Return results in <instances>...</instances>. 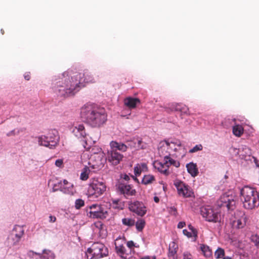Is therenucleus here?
Listing matches in <instances>:
<instances>
[{"label": "nucleus", "mask_w": 259, "mask_h": 259, "mask_svg": "<svg viewBox=\"0 0 259 259\" xmlns=\"http://www.w3.org/2000/svg\"><path fill=\"white\" fill-rule=\"evenodd\" d=\"M95 80L92 74L88 71L83 73L68 70L64 71L55 80L54 91L59 97H68L73 96L85 83H94Z\"/></svg>", "instance_id": "obj_1"}, {"label": "nucleus", "mask_w": 259, "mask_h": 259, "mask_svg": "<svg viewBox=\"0 0 259 259\" xmlns=\"http://www.w3.org/2000/svg\"><path fill=\"white\" fill-rule=\"evenodd\" d=\"M107 114L104 108L95 104H86L80 110L82 120L94 127H99L107 121Z\"/></svg>", "instance_id": "obj_2"}, {"label": "nucleus", "mask_w": 259, "mask_h": 259, "mask_svg": "<svg viewBox=\"0 0 259 259\" xmlns=\"http://www.w3.org/2000/svg\"><path fill=\"white\" fill-rule=\"evenodd\" d=\"M241 200L243 206L247 209H252L259 206L256 191L252 187L245 186L241 190Z\"/></svg>", "instance_id": "obj_3"}, {"label": "nucleus", "mask_w": 259, "mask_h": 259, "mask_svg": "<svg viewBox=\"0 0 259 259\" xmlns=\"http://www.w3.org/2000/svg\"><path fill=\"white\" fill-rule=\"evenodd\" d=\"M108 255V249L104 244L95 242L87 249V259H101Z\"/></svg>", "instance_id": "obj_4"}, {"label": "nucleus", "mask_w": 259, "mask_h": 259, "mask_svg": "<svg viewBox=\"0 0 259 259\" xmlns=\"http://www.w3.org/2000/svg\"><path fill=\"white\" fill-rule=\"evenodd\" d=\"M102 165V158L99 155H93L90 158L89 166H85L80 175V179L85 181L89 179V175L92 172H95L100 169Z\"/></svg>", "instance_id": "obj_5"}, {"label": "nucleus", "mask_w": 259, "mask_h": 259, "mask_svg": "<svg viewBox=\"0 0 259 259\" xmlns=\"http://www.w3.org/2000/svg\"><path fill=\"white\" fill-rule=\"evenodd\" d=\"M59 137L58 133L56 130L49 131L46 136H41L38 137L39 145L44 146L53 149L59 143Z\"/></svg>", "instance_id": "obj_6"}, {"label": "nucleus", "mask_w": 259, "mask_h": 259, "mask_svg": "<svg viewBox=\"0 0 259 259\" xmlns=\"http://www.w3.org/2000/svg\"><path fill=\"white\" fill-rule=\"evenodd\" d=\"M105 184L104 182L94 179L89 185L88 194L90 196L98 198L102 195L106 191Z\"/></svg>", "instance_id": "obj_7"}, {"label": "nucleus", "mask_w": 259, "mask_h": 259, "mask_svg": "<svg viewBox=\"0 0 259 259\" xmlns=\"http://www.w3.org/2000/svg\"><path fill=\"white\" fill-rule=\"evenodd\" d=\"M87 211L90 218L100 219L104 220L108 215L107 210L102 207V205L94 204L90 206Z\"/></svg>", "instance_id": "obj_8"}, {"label": "nucleus", "mask_w": 259, "mask_h": 259, "mask_svg": "<svg viewBox=\"0 0 259 259\" xmlns=\"http://www.w3.org/2000/svg\"><path fill=\"white\" fill-rule=\"evenodd\" d=\"M200 213L204 220L208 222L216 223L220 220V213L209 205L201 207Z\"/></svg>", "instance_id": "obj_9"}, {"label": "nucleus", "mask_w": 259, "mask_h": 259, "mask_svg": "<svg viewBox=\"0 0 259 259\" xmlns=\"http://www.w3.org/2000/svg\"><path fill=\"white\" fill-rule=\"evenodd\" d=\"M179 163L178 161L172 159L170 157H165V159H163V162H156L155 163V167L157 168L159 172L168 175V167L170 165H173L176 167L179 166Z\"/></svg>", "instance_id": "obj_10"}, {"label": "nucleus", "mask_w": 259, "mask_h": 259, "mask_svg": "<svg viewBox=\"0 0 259 259\" xmlns=\"http://www.w3.org/2000/svg\"><path fill=\"white\" fill-rule=\"evenodd\" d=\"M235 220L233 222V226L237 229L244 228L249 220V216L244 211L237 210L234 213Z\"/></svg>", "instance_id": "obj_11"}, {"label": "nucleus", "mask_w": 259, "mask_h": 259, "mask_svg": "<svg viewBox=\"0 0 259 259\" xmlns=\"http://www.w3.org/2000/svg\"><path fill=\"white\" fill-rule=\"evenodd\" d=\"M178 190L179 195L183 196L184 198L191 197L193 195V192L189 189L188 186L184 182L177 180L174 183Z\"/></svg>", "instance_id": "obj_12"}, {"label": "nucleus", "mask_w": 259, "mask_h": 259, "mask_svg": "<svg viewBox=\"0 0 259 259\" xmlns=\"http://www.w3.org/2000/svg\"><path fill=\"white\" fill-rule=\"evenodd\" d=\"M129 209L131 211L139 216H144L146 213V208L145 204L141 201H132L129 204Z\"/></svg>", "instance_id": "obj_13"}, {"label": "nucleus", "mask_w": 259, "mask_h": 259, "mask_svg": "<svg viewBox=\"0 0 259 259\" xmlns=\"http://www.w3.org/2000/svg\"><path fill=\"white\" fill-rule=\"evenodd\" d=\"M173 147H175V143L171 142H168L167 141H164L160 143V146L158 148V153L161 156L163 157L165 159V157H170V149H172Z\"/></svg>", "instance_id": "obj_14"}, {"label": "nucleus", "mask_w": 259, "mask_h": 259, "mask_svg": "<svg viewBox=\"0 0 259 259\" xmlns=\"http://www.w3.org/2000/svg\"><path fill=\"white\" fill-rule=\"evenodd\" d=\"M73 132L74 135L78 139H83V145L85 149H89V147H87V142L85 140V137L87 134L85 133L84 126L82 124H78V125L74 126L73 129Z\"/></svg>", "instance_id": "obj_15"}, {"label": "nucleus", "mask_w": 259, "mask_h": 259, "mask_svg": "<svg viewBox=\"0 0 259 259\" xmlns=\"http://www.w3.org/2000/svg\"><path fill=\"white\" fill-rule=\"evenodd\" d=\"M108 161L112 165H117L122 160L123 156L116 150H111L108 152Z\"/></svg>", "instance_id": "obj_16"}, {"label": "nucleus", "mask_w": 259, "mask_h": 259, "mask_svg": "<svg viewBox=\"0 0 259 259\" xmlns=\"http://www.w3.org/2000/svg\"><path fill=\"white\" fill-rule=\"evenodd\" d=\"M120 193L127 196H133L136 194V190L131 185L120 183L117 186Z\"/></svg>", "instance_id": "obj_17"}, {"label": "nucleus", "mask_w": 259, "mask_h": 259, "mask_svg": "<svg viewBox=\"0 0 259 259\" xmlns=\"http://www.w3.org/2000/svg\"><path fill=\"white\" fill-rule=\"evenodd\" d=\"M221 201L223 202L222 206L228 208V210L233 209L235 202L232 197H230L228 194L225 193L221 196Z\"/></svg>", "instance_id": "obj_18"}, {"label": "nucleus", "mask_w": 259, "mask_h": 259, "mask_svg": "<svg viewBox=\"0 0 259 259\" xmlns=\"http://www.w3.org/2000/svg\"><path fill=\"white\" fill-rule=\"evenodd\" d=\"M72 185L68 183L66 180H64L63 182L60 181L58 184H55L54 186V191L58 190H61L64 193H68L69 189L71 188Z\"/></svg>", "instance_id": "obj_19"}, {"label": "nucleus", "mask_w": 259, "mask_h": 259, "mask_svg": "<svg viewBox=\"0 0 259 259\" xmlns=\"http://www.w3.org/2000/svg\"><path fill=\"white\" fill-rule=\"evenodd\" d=\"M24 230L21 226H16L13 228L12 232L11 234V237L13 238L15 242H18L23 236Z\"/></svg>", "instance_id": "obj_20"}, {"label": "nucleus", "mask_w": 259, "mask_h": 259, "mask_svg": "<svg viewBox=\"0 0 259 259\" xmlns=\"http://www.w3.org/2000/svg\"><path fill=\"white\" fill-rule=\"evenodd\" d=\"M171 109H172L173 111L181 112V116H183V115H190L189 108L187 106L184 104L178 103L173 104H172V106H171Z\"/></svg>", "instance_id": "obj_21"}, {"label": "nucleus", "mask_w": 259, "mask_h": 259, "mask_svg": "<svg viewBox=\"0 0 259 259\" xmlns=\"http://www.w3.org/2000/svg\"><path fill=\"white\" fill-rule=\"evenodd\" d=\"M124 103L125 106L129 109H135L136 106L140 104V100L138 98L128 97L125 98Z\"/></svg>", "instance_id": "obj_22"}, {"label": "nucleus", "mask_w": 259, "mask_h": 259, "mask_svg": "<svg viewBox=\"0 0 259 259\" xmlns=\"http://www.w3.org/2000/svg\"><path fill=\"white\" fill-rule=\"evenodd\" d=\"M120 240V238H118L115 241V251L118 254L120 255V257L124 258L126 254V249L122 244L118 243Z\"/></svg>", "instance_id": "obj_23"}, {"label": "nucleus", "mask_w": 259, "mask_h": 259, "mask_svg": "<svg viewBox=\"0 0 259 259\" xmlns=\"http://www.w3.org/2000/svg\"><path fill=\"white\" fill-rule=\"evenodd\" d=\"M186 168L188 173L193 177H195L198 176V169L197 167L196 164L193 162L188 163L186 165Z\"/></svg>", "instance_id": "obj_24"}, {"label": "nucleus", "mask_w": 259, "mask_h": 259, "mask_svg": "<svg viewBox=\"0 0 259 259\" xmlns=\"http://www.w3.org/2000/svg\"><path fill=\"white\" fill-rule=\"evenodd\" d=\"M147 165L145 163H138L134 168L135 175L136 176H139L141 172L147 171Z\"/></svg>", "instance_id": "obj_25"}, {"label": "nucleus", "mask_w": 259, "mask_h": 259, "mask_svg": "<svg viewBox=\"0 0 259 259\" xmlns=\"http://www.w3.org/2000/svg\"><path fill=\"white\" fill-rule=\"evenodd\" d=\"M110 147L112 150H119L120 151L124 152L127 150V145L122 143H118L115 141H112L110 143Z\"/></svg>", "instance_id": "obj_26"}, {"label": "nucleus", "mask_w": 259, "mask_h": 259, "mask_svg": "<svg viewBox=\"0 0 259 259\" xmlns=\"http://www.w3.org/2000/svg\"><path fill=\"white\" fill-rule=\"evenodd\" d=\"M177 248L178 247L176 246L175 243L172 242V243L170 244L168 253V256L169 259H175Z\"/></svg>", "instance_id": "obj_27"}, {"label": "nucleus", "mask_w": 259, "mask_h": 259, "mask_svg": "<svg viewBox=\"0 0 259 259\" xmlns=\"http://www.w3.org/2000/svg\"><path fill=\"white\" fill-rule=\"evenodd\" d=\"M155 181V178L154 176L151 175H147L143 177L142 183L143 184L148 185L153 184Z\"/></svg>", "instance_id": "obj_28"}, {"label": "nucleus", "mask_w": 259, "mask_h": 259, "mask_svg": "<svg viewBox=\"0 0 259 259\" xmlns=\"http://www.w3.org/2000/svg\"><path fill=\"white\" fill-rule=\"evenodd\" d=\"M233 133L234 136L240 137L242 135L243 133H244V128L241 125L237 124L233 126Z\"/></svg>", "instance_id": "obj_29"}, {"label": "nucleus", "mask_w": 259, "mask_h": 259, "mask_svg": "<svg viewBox=\"0 0 259 259\" xmlns=\"http://www.w3.org/2000/svg\"><path fill=\"white\" fill-rule=\"evenodd\" d=\"M200 249L204 256L209 257L212 256V250L209 248L208 246L204 244H201Z\"/></svg>", "instance_id": "obj_30"}, {"label": "nucleus", "mask_w": 259, "mask_h": 259, "mask_svg": "<svg viewBox=\"0 0 259 259\" xmlns=\"http://www.w3.org/2000/svg\"><path fill=\"white\" fill-rule=\"evenodd\" d=\"M54 257L55 255L54 253L50 250H44L42 254L40 255L41 259H54Z\"/></svg>", "instance_id": "obj_31"}, {"label": "nucleus", "mask_w": 259, "mask_h": 259, "mask_svg": "<svg viewBox=\"0 0 259 259\" xmlns=\"http://www.w3.org/2000/svg\"><path fill=\"white\" fill-rule=\"evenodd\" d=\"M122 224L125 226L132 227L135 225V220L129 218H124L122 219Z\"/></svg>", "instance_id": "obj_32"}, {"label": "nucleus", "mask_w": 259, "mask_h": 259, "mask_svg": "<svg viewBox=\"0 0 259 259\" xmlns=\"http://www.w3.org/2000/svg\"><path fill=\"white\" fill-rule=\"evenodd\" d=\"M136 228L138 231H142L145 226V221L143 219L138 220L137 222L135 224Z\"/></svg>", "instance_id": "obj_33"}, {"label": "nucleus", "mask_w": 259, "mask_h": 259, "mask_svg": "<svg viewBox=\"0 0 259 259\" xmlns=\"http://www.w3.org/2000/svg\"><path fill=\"white\" fill-rule=\"evenodd\" d=\"M225 251L223 248H219L215 252H214V255L217 259H220L224 256Z\"/></svg>", "instance_id": "obj_34"}, {"label": "nucleus", "mask_w": 259, "mask_h": 259, "mask_svg": "<svg viewBox=\"0 0 259 259\" xmlns=\"http://www.w3.org/2000/svg\"><path fill=\"white\" fill-rule=\"evenodd\" d=\"M84 205V200L81 199H78L75 201V208L76 209H79L83 206Z\"/></svg>", "instance_id": "obj_35"}, {"label": "nucleus", "mask_w": 259, "mask_h": 259, "mask_svg": "<svg viewBox=\"0 0 259 259\" xmlns=\"http://www.w3.org/2000/svg\"><path fill=\"white\" fill-rule=\"evenodd\" d=\"M202 149L203 146L201 144L196 145L195 146L189 150V152L190 153H193L197 151H201Z\"/></svg>", "instance_id": "obj_36"}, {"label": "nucleus", "mask_w": 259, "mask_h": 259, "mask_svg": "<svg viewBox=\"0 0 259 259\" xmlns=\"http://www.w3.org/2000/svg\"><path fill=\"white\" fill-rule=\"evenodd\" d=\"M251 241L256 247H259V235H252L251 236Z\"/></svg>", "instance_id": "obj_37"}, {"label": "nucleus", "mask_w": 259, "mask_h": 259, "mask_svg": "<svg viewBox=\"0 0 259 259\" xmlns=\"http://www.w3.org/2000/svg\"><path fill=\"white\" fill-rule=\"evenodd\" d=\"M55 165H56V166L58 167H63V159H57L56 162H55Z\"/></svg>", "instance_id": "obj_38"}, {"label": "nucleus", "mask_w": 259, "mask_h": 259, "mask_svg": "<svg viewBox=\"0 0 259 259\" xmlns=\"http://www.w3.org/2000/svg\"><path fill=\"white\" fill-rule=\"evenodd\" d=\"M188 228L189 230L193 232V236L194 237H197V235H198V232L196 230L195 228L193 227L191 224L188 225Z\"/></svg>", "instance_id": "obj_39"}, {"label": "nucleus", "mask_w": 259, "mask_h": 259, "mask_svg": "<svg viewBox=\"0 0 259 259\" xmlns=\"http://www.w3.org/2000/svg\"><path fill=\"white\" fill-rule=\"evenodd\" d=\"M183 234L185 236H187L188 238H191L193 236L192 232H189L187 229H184L183 230Z\"/></svg>", "instance_id": "obj_40"}, {"label": "nucleus", "mask_w": 259, "mask_h": 259, "mask_svg": "<svg viewBox=\"0 0 259 259\" xmlns=\"http://www.w3.org/2000/svg\"><path fill=\"white\" fill-rule=\"evenodd\" d=\"M127 246L128 247V248L132 249L133 248V247L135 246V243L132 240L127 241Z\"/></svg>", "instance_id": "obj_41"}, {"label": "nucleus", "mask_w": 259, "mask_h": 259, "mask_svg": "<svg viewBox=\"0 0 259 259\" xmlns=\"http://www.w3.org/2000/svg\"><path fill=\"white\" fill-rule=\"evenodd\" d=\"M169 211H170V214L175 215L177 213V209L175 207H171V208H170Z\"/></svg>", "instance_id": "obj_42"}, {"label": "nucleus", "mask_w": 259, "mask_h": 259, "mask_svg": "<svg viewBox=\"0 0 259 259\" xmlns=\"http://www.w3.org/2000/svg\"><path fill=\"white\" fill-rule=\"evenodd\" d=\"M186 226V223L184 222H179L178 225V228H182Z\"/></svg>", "instance_id": "obj_43"}, {"label": "nucleus", "mask_w": 259, "mask_h": 259, "mask_svg": "<svg viewBox=\"0 0 259 259\" xmlns=\"http://www.w3.org/2000/svg\"><path fill=\"white\" fill-rule=\"evenodd\" d=\"M183 259H193L190 254L185 253L183 255Z\"/></svg>", "instance_id": "obj_44"}, {"label": "nucleus", "mask_w": 259, "mask_h": 259, "mask_svg": "<svg viewBox=\"0 0 259 259\" xmlns=\"http://www.w3.org/2000/svg\"><path fill=\"white\" fill-rule=\"evenodd\" d=\"M24 77H25V80H29L30 79V74L29 73H26L25 75H24Z\"/></svg>", "instance_id": "obj_45"}, {"label": "nucleus", "mask_w": 259, "mask_h": 259, "mask_svg": "<svg viewBox=\"0 0 259 259\" xmlns=\"http://www.w3.org/2000/svg\"><path fill=\"white\" fill-rule=\"evenodd\" d=\"M56 221V218L55 216L50 215L49 216V222H55Z\"/></svg>", "instance_id": "obj_46"}, {"label": "nucleus", "mask_w": 259, "mask_h": 259, "mask_svg": "<svg viewBox=\"0 0 259 259\" xmlns=\"http://www.w3.org/2000/svg\"><path fill=\"white\" fill-rule=\"evenodd\" d=\"M95 226H96L97 228H99L100 229H101L102 228V224L100 222L95 224Z\"/></svg>", "instance_id": "obj_47"}, {"label": "nucleus", "mask_w": 259, "mask_h": 259, "mask_svg": "<svg viewBox=\"0 0 259 259\" xmlns=\"http://www.w3.org/2000/svg\"><path fill=\"white\" fill-rule=\"evenodd\" d=\"M141 259H155V258L154 257H151V256H145V257L141 258Z\"/></svg>", "instance_id": "obj_48"}, {"label": "nucleus", "mask_w": 259, "mask_h": 259, "mask_svg": "<svg viewBox=\"0 0 259 259\" xmlns=\"http://www.w3.org/2000/svg\"><path fill=\"white\" fill-rule=\"evenodd\" d=\"M153 199H154V201L156 203H158L159 202V198L157 196H155L154 198H153Z\"/></svg>", "instance_id": "obj_49"}, {"label": "nucleus", "mask_w": 259, "mask_h": 259, "mask_svg": "<svg viewBox=\"0 0 259 259\" xmlns=\"http://www.w3.org/2000/svg\"><path fill=\"white\" fill-rule=\"evenodd\" d=\"M124 179L125 180H128L130 179V178L128 177L127 175H125Z\"/></svg>", "instance_id": "obj_50"}, {"label": "nucleus", "mask_w": 259, "mask_h": 259, "mask_svg": "<svg viewBox=\"0 0 259 259\" xmlns=\"http://www.w3.org/2000/svg\"><path fill=\"white\" fill-rule=\"evenodd\" d=\"M223 259H232V258L229 256H226V257H224Z\"/></svg>", "instance_id": "obj_51"}, {"label": "nucleus", "mask_w": 259, "mask_h": 259, "mask_svg": "<svg viewBox=\"0 0 259 259\" xmlns=\"http://www.w3.org/2000/svg\"><path fill=\"white\" fill-rule=\"evenodd\" d=\"M256 195L257 197V200H259V191L258 192L256 191Z\"/></svg>", "instance_id": "obj_52"}, {"label": "nucleus", "mask_w": 259, "mask_h": 259, "mask_svg": "<svg viewBox=\"0 0 259 259\" xmlns=\"http://www.w3.org/2000/svg\"><path fill=\"white\" fill-rule=\"evenodd\" d=\"M1 33H2V34H3L4 32V30L3 29L1 30Z\"/></svg>", "instance_id": "obj_53"}, {"label": "nucleus", "mask_w": 259, "mask_h": 259, "mask_svg": "<svg viewBox=\"0 0 259 259\" xmlns=\"http://www.w3.org/2000/svg\"><path fill=\"white\" fill-rule=\"evenodd\" d=\"M113 203H116V202H117V201H113Z\"/></svg>", "instance_id": "obj_54"}]
</instances>
